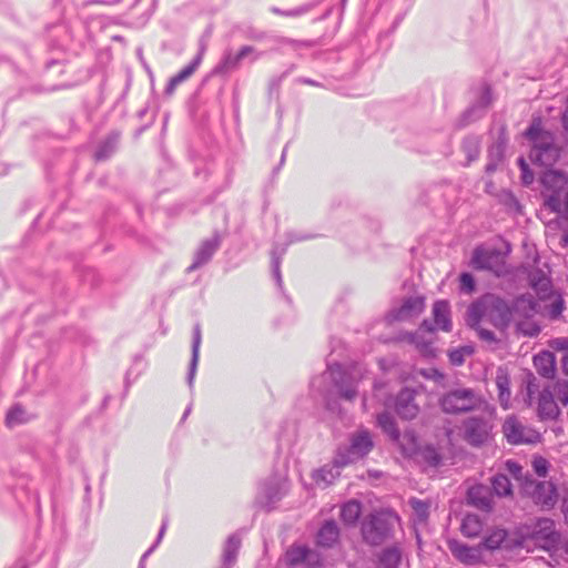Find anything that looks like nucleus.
Listing matches in <instances>:
<instances>
[{
    "instance_id": "ddd939ff",
    "label": "nucleus",
    "mask_w": 568,
    "mask_h": 568,
    "mask_svg": "<svg viewBox=\"0 0 568 568\" xmlns=\"http://www.w3.org/2000/svg\"><path fill=\"white\" fill-rule=\"evenodd\" d=\"M425 308V300L420 295H413L403 300L398 307H394L389 314V321H410L417 317Z\"/></svg>"
},
{
    "instance_id": "2eb2a0df",
    "label": "nucleus",
    "mask_w": 568,
    "mask_h": 568,
    "mask_svg": "<svg viewBox=\"0 0 568 568\" xmlns=\"http://www.w3.org/2000/svg\"><path fill=\"white\" fill-rule=\"evenodd\" d=\"M561 414V409L555 400L552 389L544 387L537 398V416L541 422L556 420Z\"/></svg>"
},
{
    "instance_id": "0e129e2a",
    "label": "nucleus",
    "mask_w": 568,
    "mask_h": 568,
    "mask_svg": "<svg viewBox=\"0 0 568 568\" xmlns=\"http://www.w3.org/2000/svg\"><path fill=\"white\" fill-rule=\"evenodd\" d=\"M562 369L565 374L568 376V353L562 358Z\"/></svg>"
},
{
    "instance_id": "e2e57ef3",
    "label": "nucleus",
    "mask_w": 568,
    "mask_h": 568,
    "mask_svg": "<svg viewBox=\"0 0 568 568\" xmlns=\"http://www.w3.org/2000/svg\"><path fill=\"white\" fill-rule=\"evenodd\" d=\"M562 514H564L565 521L568 525V497L566 499H564Z\"/></svg>"
},
{
    "instance_id": "423d86ee",
    "label": "nucleus",
    "mask_w": 568,
    "mask_h": 568,
    "mask_svg": "<svg viewBox=\"0 0 568 568\" xmlns=\"http://www.w3.org/2000/svg\"><path fill=\"white\" fill-rule=\"evenodd\" d=\"M542 184L551 190L552 193L548 195L546 205L552 211L562 216L568 217V179L565 174L558 171H547L542 175Z\"/></svg>"
},
{
    "instance_id": "4be33fe9",
    "label": "nucleus",
    "mask_w": 568,
    "mask_h": 568,
    "mask_svg": "<svg viewBox=\"0 0 568 568\" xmlns=\"http://www.w3.org/2000/svg\"><path fill=\"white\" fill-rule=\"evenodd\" d=\"M534 366L539 375L552 378L556 373V358L549 351H542L534 356Z\"/></svg>"
},
{
    "instance_id": "412c9836",
    "label": "nucleus",
    "mask_w": 568,
    "mask_h": 568,
    "mask_svg": "<svg viewBox=\"0 0 568 568\" xmlns=\"http://www.w3.org/2000/svg\"><path fill=\"white\" fill-rule=\"evenodd\" d=\"M528 280L540 300H545L550 295L551 283L546 272L540 268H534L528 273Z\"/></svg>"
},
{
    "instance_id": "5701e85b",
    "label": "nucleus",
    "mask_w": 568,
    "mask_h": 568,
    "mask_svg": "<svg viewBox=\"0 0 568 568\" xmlns=\"http://www.w3.org/2000/svg\"><path fill=\"white\" fill-rule=\"evenodd\" d=\"M203 51H204V49L202 48L201 51L199 52V54L195 57V59L189 65L183 68L178 74H175L174 77H172L170 79L168 87H166L168 94H172L174 92L175 88L180 83H182L183 81L189 79L195 72V70L197 69V67L200 65V63L202 61Z\"/></svg>"
},
{
    "instance_id": "f3484780",
    "label": "nucleus",
    "mask_w": 568,
    "mask_h": 568,
    "mask_svg": "<svg viewBox=\"0 0 568 568\" xmlns=\"http://www.w3.org/2000/svg\"><path fill=\"white\" fill-rule=\"evenodd\" d=\"M415 392L408 388L403 389L396 397L395 409L404 419H412L419 412L418 405L415 403Z\"/></svg>"
},
{
    "instance_id": "bb28decb",
    "label": "nucleus",
    "mask_w": 568,
    "mask_h": 568,
    "mask_svg": "<svg viewBox=\"0 0 568 568\" xmlns=\"http://www.w3.org/2000/svg\"><path fill=\"white\" fill-rule=\"evenodd\" d=\"M201 342H202L201 327H200L199 324H196L193 327L192 358H191L190 371H189V376H187V382H189L190 386H192L194 377H195V373H196V368H197V363H199V357H200Z\"/></svg>"
},
{
    "instance_id": "f03ea898",
    "label": "nucleus",
    "mask_w": 568,
    "mask_h": 568,
    "mask_svg": "<svg viewBox=\"0 0 568 568\" xmlns=\"http://www.w3.org/2000/svg\"><path fill=\"white\" fill-rule=\"evenodd\" d=\"M433 317L434 327L429 326V324L424 321L418 331L407 335V341L413 344L424 357H434L436 355L434 331L442 329L444 332H450L452 329L448 302L437 301L433 305Z\"/></svg>"
},
{
    "instance_id": "c756f323",
    "label": "nucleus",
    "mask_w": 568,
    "mask_h": 568,
    "mask_svg": "<svg viewBox=\"0 0 568 568\" xmlns=\"http://www.w3.org/2000/svg\"><path fill=\"white\" fill-rule=\"evenodd\" d=\"M460 529L466 537H477L483 530V521L478 515L468 514L464 517Z\"/></svg>"
},
{
    "instance_id": "4468645a",
    "label": "nucleus",
    "mask_w": 568,
    "mask_h": 568,
    "mask_svg": "<svg viewBox=\"0 0 568 568\" xmlns=\"http://www.w3.org/2000/svg\"><path fill=\"white\" fill-rule=\"evenodd\" d=\"M531 537L540 548L547 550L552 548L559 538L555 529V523L549 518H540L536 521Z\"/></svg>"
},
{
    "instance_id": "680f3d73",
    "label": "nucleus",
    "mask_w": 568,
    "mask_h": 568,
    "mask_svg": "<svg viewBox=\"0 0 568 568\" xmlns=\"http://www.w3.org/2000/svg\"><path fill=\"white\" fill-rule=\"evenodd\" d=\"M524 304H528L530 310H531V312H536V304L532 302L531 298L523 297V298L517 300L516 308L519 310Z\"/></svg>"
},
{
    "instance_id": "39448f33",
    "label": "nucleus",
    "mask_w": 568,
    "mask_h": 568,
    "mask_svg": "<svg viewBox=\"0 0 568 568\" xmlns=\"http://www.w3.org/2000/svg\"><path fill=\"white\" fill-rule=\"evenodd\" d=\"M532 143L529 158L542 166H550L557 159L558 152L554 146V136L541 130L540 121L535 120L526 132Z\"/></svg>"
},
{
    "instance_id": "0eeeda50",
    "label": "nucleus",
    "mask_w": 568,
    "mask_h": 568,
    "mask_svg": "<svg viewBox=\"0 0 568 568\" xmlns=\"http://www.w3.org/2000/svg\"><path fill=\"white\" fill-rule=\"evenodd\" d=\"M373 439L368 430L361 429L351 437L348 446H339L336 452V463L339 465L353 464L365 457L373 448Z\"/></svg>"
},
{
    "instance_id": "58836bf2",
    "label": "nucleus",
    "mask_w": 568,
    "mask_h": 568,
    "mask_svg": "<svg viewBox=\"0 0 568 568\" xmlns=\"http://www.w3.org/2000/svg\"><path fill=\"white\" fill-rule=\"evenodd\" d=\"M30 416L28 413L21 407V406H14L12 407L6 418V423L9 427H14L19 424L28 422Z\"/></svg>"
},
{
    "instance_id": "cd10ccee",
    "label": "nucleus",
    "mask_w": 568,
    "mask_h": 568,
    "mask_svg": "<svg viewBox=\"0 0 568 568\" xmlns=\"http://www.w3.org/2000/svg\"><path fill=\"white\" fill-rule=\"evenodd\" d=\"M241 546V539L236 535L227 538L223 549V561L221 568H232L235 565L236 556Z\"/></svg>"
},
{
    "instance_id": "3c124183",
    "label": "nucleus",
    "mask_w": 568,
    "mask_h": 568,
    "mask_svg": "<svg viewBox=\"0 0 568 568\" xmlns=\"http://www.w3.org/2000/svg\"><path fill=\"white\" fill-rule=\"evenodd\" d=\"M166 527H168V523L164 520L162 523V526H161V529L159 531V536H158V539L155 541V544L148 550L144 552V555L142 556L141 560H140V565H139V568H144V561L146 559V557L156 548V546L160 544L161 539L163 538L164 536V532L166 530Z\"/></svg>"
},
{
    "instance_id": "473e14b6",
    "label": "nucleus",
    "mask_w": 568,
    "mask_h": 568,
    "mask_svg": "<svg viewBox=\"0 0 568 568\" xmlns=\"http://www.w3.org/2000/svg\"><path fill=\"white\" fill-rule=\"evenodd\" d=\"M491 487L498 497H507L513 493L509 478L503 474H497L491 478Z\"/></svg>"
},
{
    "instance_id": "e433bc0d",
    "label": "nucleus",
    "mask_w": 568,
    "mask_h": 568,
    "mask_svg": "<svg viewBox=\"0 0 568 568\" xmlns=\"http://www.w3.org/2000/svg\"><path fill=\"white\" fill-rule=\"evenodd\" d=\"M409 505L414 511V523L424 524L428 517L429 505L417 498H412Z\"/></svg>"
},
{
    "instance_id": "de8ad7c7",
    "label": "nucleus",
    "mask_w": 568,
    "mask_h": 568,
    "mask_svg": "<svg viewBox=\"0 0 568 568\" xmlns=\"http://www.w3.org/2000/svg\"><path fill=\"white\" fill-rule=\"evenodd\" d=\"M554 395H557L560 404L566 407L568 405V382L559 381L554 386Z\"/></svg>"
},
{
    "instance_id": "c03bdc74",
    "label": "nucleus",
    "mask_w": 568,
    "mask_h": 568,
    "mask_svg": "<svg viewBox=\"0 0 568 568\" xmlns=\"http://www.w3.org/2000/svg\"><path fill=\"white\" fill-rule=\"evenodd\" d=\"M481 323L483 322H479L478 324L476 325H470L471 327H474L479 336V338L487 343V345L491 348H495V345L498 343L495 334L489 331V329H486L481 326Z\"/></svg>"
},
{
    "instance_id": "864d4df0",
    "label": "nucleus",
    "mask_w": 568,
    "mask_h": 568,
    "mask_svg": "<svg viewBox=\"0 0 568 568\" xmlns=\"http://www.w3.org/2000/svg\"><path fill=\"white\" fill-rule=\"evenodd\" d=\"M475 288V281L469 273L460 275V290L466 293H471Z\"/></svg>"
},
{
    "instance_id": "a18cd8bd",
    "label": "nucleus",
    "mask_w": 568,
    "mask_h": 568,
    "mask_svg": "<svg viewBox=\"0 0 568 568\" xmlns=\"http://www.w3.org/2000/svg\"><path fill=\"white\" fill-rule=\"evenodd\" d=\"M119 135L112 134L108 138L105 143L97 151L95 158L97 160H103L109 156V154L113 151L115 144L118 143Z\"/></svg>"
},
{
    "instance_id": "1a4fd4ad",
    "label": "nucleus",
    "mask_w": 568,
    "mask_h": 568,
    "mask_svg": "<svg viewBox=\"0 0 568 568\" xmlns=\"http://www.w3.org/2000/svg\"><path fill=\"white\" fill-rule=\"evenodd\" d=\"M503 433L507 442L513 445L537 444L541 442V434L537 429L525 425L514 415L505 419Z\"/></svg>"
},
{
    "instance_id": "ea45409f",
    "label": "nucleus",
    "mask_w": 568,
    "mask_h": 568,
    "mask_svg": "<svg viewBox=\"0 0 568 568\" xmlns=\"http://www.w3.org/2000/svg\"><path fill=\"white\" fill-rule=\"evenodd\" d=\"M503 154H504V146L501 143H498L497 145L493 146L489 150V161L486 164L487 172H494L497 170L499 163L501 162Z\"/></svg>"
},
{
    "instance_id": "9d476101",
    "label": "nucleus",
    "mask_w": 568,
    "mask_h": 568,
    "mask_svg": "<svg viewBox=\"0 0 568 568\" xmlns=\"http://www.w3.org/2000/svg\"><path fill=\"white\" fill-rule=\"evenodd\" d=\"M470 264L476 270L490 271L500 276L506 272V255L496 248L478 246L473 252Z\"/></svg>"
},
{
    "instance_id": "2f4dec72",
    "label": "nucleus",
    "mask_w": 568,
    "mask_h": 568,
    "mask_svg": "<svg viewBox=\"0 0 568 568\" xmlns=\"http://www.w3.org/2000/svg\"><path fill=\"white\" fill-rule=\"evenodd\" d=\"M377 425L382 428V430L392 439H399V432L396 427V423L390 414L382 413L377 416Z\"/></svg>"
},
{
    "instance_id": "6e6d98bb",
    "label": "nucleus",
    "mask_w": 568,
    "mask_h": 568,
    "mask_svg": "<svg viewBox=\"0 0 568 568\" xmlns=\"http://www.w3.org/2000/svg\"><path fill=\"white\" fill-rule=\"evenodd\" d=\"M548 345L554 351H566L568 353V337H557L550 339Z\"/></svg>"
},
{
    "instance_id": "09e8293b",
    "label": "nucleus",
    "mask_w": 568,
    "mask_h": 568,
    "mask_svg": "<svg viewBox=\"0 0 568 568\" xmlns=\"http://www.w3.org/2000/svg\"><path fill=\"white\" fill-rule=\"evenodd\" d=\"M531 466L534 471L539 477H546L548 474L549 463L546 458L541 456H535L531 462Z\"/></svg>"
},
{
    "instance_id": "052dcab7",
    "label": "nucleus",
    "mask_w": 568,
    "mask_h": 568,
    "mask_svg": "<svg viewBox=\"0 0 568 568\" xmlns=\"http://www.w3.org/2000/svg\"><path fill=\"white\" fill-rule=\"evenodd\" d=\"M307 10L308 9L306 7H300V8L293 9L291 11L282 12V14L297 17V16L304 14L305 12H307ZM273 11L276 13H281V11L277 9H273Z\"/></svg>"
},
{
    "instance_id": "9b49d317",
    "label": "nucleus",
    "mask_w": 568,
    "mask_h": 568,
    "mask_svg": "<svg viewBox=\"0 0 568 568\" xmlns=\"http://www.w3.org/2000/svg\"><path fill=\"white\" fill-rule=\"evenodd\" d=\"M493 417L471 416L466 418L462 425L463 438L473 446L486 443L490 436Z\"/></svg>"
},
{
    "instance_id": "7c9ffc66",
    "label": "nucleus",
    "mask_w": 568,
    "mask_h": 568,
    "mask_svg": "<svg viewBox=\"0 0 568 568\" xmlns=\"http://www.w3.org/2000/svg\"><path fill=\"white\" fill-rule=\"evenodd\" d=\"M362 513L357 500H348L341 507V519L345 525H355Z\"/></svg>"
},
{
    "instance_id": "a878e982",
    "label": "nucleus",
    "mask_w": 568,
    "mask_h": 568,
    "mask_svg": "<svg viewBox=\"0 0 568 568\" xmlns=\"http://www.w3.org/2000/svg\"><path fill=\"white\" fill-rule=\"evenodd\" d=\"M468 501L483 510L491 509V498L485 486H473L468 489Z\"/></svg>"
},
{
    "instance_id": "20e7f679",
    "label": "nucleus",
    "mask_w": 568,
    "mask_h": 568,
    "mask_svg": "<svg viewBox=\"0 0 568 568\" xmlns=\"http://www.w3.org/2000/svg\"><path fill=\"white\" fill-rule=\"evenodd\" d=\"M511 318L509 305L495 295H485L473 303L467 312V323L476 325L479 322H489L495 327L504 328Z\"/></svg>"
},
{
    "instance_id": "6e6552de",
    "label": "nucleus",
    "mask_w": 568,
    "mask_h": 568,
    "mask_svg": "<svg viewBox=\"0 0 568 568\" xmlns=\"http://www.w3.org/2000/svg\"><path fill=\"white\" fill-rule=\"evenodd\" d=\"M396 517L392 514L371 515L362 525V535L371 545L382 544L390 534Z\"/></svg>"
},
{
    "instance_id": "338daca9",
    "label": "nucleus",
    "mask_w": 568,
    "mask_h": 568,
    "mask_svg": "<svg viewBox=\"0 0 568 568\" xmlns=\"http://www.w3.org/2000/svg\"><path fill=\"white\" fill-rule=\"evenodd\" d=\"M363 408L364 409L368 408V399L365 396L363 397Z\"/></svg>"
},
{
    "instance_id": "5fc2aeb1",
    "label": "nucleus",
    "mask_w": 568,
    "mask_h": 568,
    "mask_svg": "<svg viewBox=\"0 0 568 568\" xmlns=\"http://www.w3.org/2000/svg\"><path fill=\"white\" fill-rule=\"evenodd\" d=\"M518 164L521 170V180L523 183L528 185L534 181V174L529 171L528 164L525 162L523 158L518 159Z\"/></svg>"
},
{
    "instance_id": "f8f14e48",
    "label": "nucleus",
    "mask_w": 568,
    "mask_h": 568,
    "mask_svg": "<svg viewBox=\"0 0 568 568\" xmlns=\"http://www.w3.org/2000/svg\"><path fill=\"white\" fill-rule=\"evenodd\" d=\"M523 489L528 494L535 504L545 508H552L557 500V490L550 481H538L526 477L523 483Z\"/></svg>"
},
{
    "instance_id": "a19ab883",
    "label": "nucleus",
    "mask_w": 568,
    "mask_h": 568,
    "mask_svg": "<svg viewBox=\"0 0 568 568\" xmlns=\"http://www.w3.org/2000/svg\"><path fill=\"white\" fill-rule=\"evenodd\" d=\"M540 326L530 318H525L517 323V331L524 336L534 337L540 333Z\"/></svg>"
},
{
    "instance_id": "c85d7f7f",
    "label": "nucleus",
    "mask_w": 568,
    "mask_h": 568,
    "mask_svg": "<svg viewBox=\"0 0 568 568\" xmlns=\"http://www.w3.org/2000/svg\"><path fill=\"white\" fill-rule=\"evenodd\" d=\"M339 537V529L334 520L326 521L317 534V541L320 545L331 547L337 541Z\"/></svg>"
},
{
    "instance_id": "79ce46f5",
    "label": "nucleus",
    "mask_w": 568,
    "mask_h": 568,
    "mask_svg": "<svg viewBox=\"0 0 568 568\" xmlns=\"http://www.w3.org/2000/svg\"><path fill=\"white\" fill-rule=\"evenodd\" d=\"M463 152L467 156L468 163L478 158L479 154V141L477 138H467L463 142Z\"/></svg>"
},
{
    "instance_id": "f257e3e1",
    "label": "nucleus",
    "mask_w": 568,
    "mask_h": 568,
    "mask_svg": "<svg viewBox=\"0 0 568 568\" xmlns=\"http://www.w3.org/2000/svg\"><path fill=\"white\" fill-rule=\"evenodd\" d=\"M365 372L362 365L344 368L333 364L321 376L312 379L311 387L323 394H328L334 388L342 398L353 400L357 396V387Z\"/></svg>"
},
{
    "instance_id": "bf43d9fd",
    "label": "nucleus",
    "mask_w": 568,
    "mask_h": 568,
    "mask_svg": "<svg viewBox=\"0 0 568 568\" xmlns=\"http://www.w3.org/2000/svg\"><path fill=\"white\" fill-rule=\"evenodd\" d=\"M490 101H491L490 90H489V88H484L481 91L478 104L480 108H486L489 105Z\"/></svg>"
},
{
    "instance_id": "b1692460",
    "label": "nucleus",
    "mask_w": 568,
    "mask_h": 568,
    "mask_svg": "<svg viewBox=\"0 0 568 568\" xmlns=\"http://www.w3.org/2000/svg\"><path fill=\"white\" fill-rule=\"evenodd\" d=\"M219 246V241L216 239H211L204 241L201 246L197 248L193 263L189 266V271H193L203 264L207 263L213 256L214 252Z\"/></svg>"
},
{
    "instance_id": "dca6fc26",
    "label": "nucleus",
    "mask_w": 568,
    "mask_h": 568,
    "mask_svg": "<svg viewBox=\"0 0 568 568\" xmlns=\"http://www.w3.org/2000/svg\"><path fill=\"white\" fill-rule=\"evenodd\" d=\"M285 493L286 480L274 478L261 486L257 500L262 507L270 508L274 503L280 500Z\"/></svg>"
},
{
    "instance_id": "603ef678",
    "label": "nucleus",
    "mask_w": 568,
    "mask_h": 568,
    "mask_svg": "<svg viewBox=\"0 0 568 568\" xmlns=\"http://www.w3.org/2000/svg\"><path fill=\"white\" fill-rule=\"evenodd\" d=\"M506 470L514 476L515 479L521 480L523 477V467L514 462V460H507L505 463Z\"/></svg>"
},
{
    "instance_id": "37998d69",
    "label": "nucleus",
    "mask_w": 568,
    "mask_h": 568,
    "mask_svg": "<svg viewBox=\"0 0 568 568\" xmlns=\"http://www.w3.org/2000/svg\"><path fill=\"white\" fill-rule=\"evenodd\" d=\"M473 354V347L463 346L459 348L452 349L448 353L449 361L453 365L459 366L464 363L465 357Z\"/></svg>"
},
{
    "instance_id": "4c0bfd02",
    "label": "nucleus",
    "mask_w": 568,
    "mask_h": 568,
    "mask_svg": "<svg viewBox=\"0 0 568 568\" xmlns=\"http://www.w3.org/2000/svg\"><path fill=\"white\" fill-rule=\"evenodd\" d=\"M548 297L551 301L549 304L544 306L546 315L551 320L558 318L565 308L564 301L559 295H554L551 291L550 295H548L546 298Z\"/></svg>"
},
{
    "instance_id": "4d7b16f0",
    "label": "nucleus",
    "mask_w": 568,
    "mask_h": 568,
    "mask_svg": "<svg viewBox=\"0 0 568 568\" xmlns=\"http://www.w3.org/2000/svg\"><path fill=\"white\" fill-rule=\"evenodd\" d=\"M425 378L427 379H433L435 382H442L444 379V374L440 373L438 369L436 368H425V369H420L419 372Z\"/></svg>"
},
{
    "instance_id": "6ab92c4d",
    "label": "nucleus",
    "mask_w": 568,
    "mask_h": 568,
    "mask_svg": "<svg viewBox=\"0 0 568 568\" xmlns=\"http://www.w3.org/2000/svg\"><path fill=\"white\" fill-rule=\"evenodd\" d=\"M343 467H345V465L337 464L335 456L332 464L324 465L322 468L314 471L313 479L317 486L325 488L341 475Z\"/></svg>"
},
{
    "instance_id": "8fccbe9b",
    "label": "nucleus",
    "mask_w": 568,
    "mask_h": 568,
    "mask_svg": "<svg viewBox=\"0 0 568 568\" xmlns=\"http://www.w3.org/2000/svg\"><path fill=\"white\" fill-rule=\"evenodd\" d=\"M386 385L383 383H375L374 384V396L383 402V405L388 407L390 406V398L387 396V393L385 390Z\"/></svg>"
},
{
    "instance_id": "49530a36",
    "label": "nucleus",
    "mask_w": 568,
    "mask_h": 568,
    "mask_svg": "<svg viewBox=\"0 0 568 568\" xmlns=\"http://www.w3.org/2000/svg\"><path fill=\"white\" fill-rule=\"evenodd\" d=\"M381 560L386 564L387 568H396L400 560V554L395 548L386 549L383 551Z\"/></svg>"
},
{
    "instance_id": "69168bd1",
    "label": "nucleus",
    "mask_w": 568,
    "mask_h": 568,
    "mask_svg": "<svg viewBox=\"0 0 568 568\" xmlns=\"http://www.w3.org/2000/svg\"><path fill=\"white\" fill-rule=\"evenodd\" d=\"M562 124L565 130L568 132V108L562 115Z\"/></svg>"
},
{
    "instance_id": "aec40b11",
    "label": "nucleus",
    "mask_w": 568,
    "mask_h": 568,
    "mask_svg": "<svg viewBox=\"0 0 568 568\" xmlns=\"http://www.w3.org/2000/svg\"><path fill=\"white\" fill-rule=\"evenodd\" d=\"M495 384L498 390V400L504 409L511 406L510 378L507 371L499 367L496 372Z\"/></svg>"
},
{
    "instance_id": "72a5a7b5",
    "label": "nucleus",
    "mask_w": 568,
    "mask_h": 568,
    "mask_svg": "<svg viewBox=\"0 0 568 568\" xmlns=\"http://www.w3.org/2000/svg\"><path fill=\"white\" fill-rule=\"evenodd\" d=\"M507 532L506 530L501 528H496L489 531V534L484 538L481 546V549H488V550H495L499 548V546L504 542L506 539Z\"/></svg>"
},
{
    "instance_id": "7ed1b4c3",
    "label": "nucleus",
    "mask_w": 568,
    "mask_h": 568,
    "mask_svg": "<svg viewBox=\"0 0 568 568\" xmlns=\"http://www.w3.org/2000/svg\"><path fill=\"white\" fill-rule=\"evenodd\" d=\"M439 407L446 414L458 415L480 410L494 417L495 408L477 390L468 387H458L444 393L439 397Z\"/></svg>"
},
{
    "instance_id": "f704fd0d",
    "label": "nucleus",
    "mask_w": 568,
    "mask_h": 568,
    "mask_svg": "<svg viewBox=\"0 0 568 568\" xmlns=\"http://www.w3.org/2000/svg\"><path fill=\"white\" fill-rule=\"evenodd\" d=\"M406 456H413L417 453L418 443L417 438L412 432H405L403 435H399V439L396 440Z\"/></svg>"
},
{
    "instance_id": "774afa93",
    "label": "nucleus",
    "mask_w": 568,
    "mask_h": 568,
    "mask_svg": "<svg viewBox=\"0 0 568 568\" xmlns=\"http://www.w3.org/2000/svg\"><path fill=\"white\" fill-rule=\"evenodd\" d=\"M11 568H26L24 566H14V567H11Z\"/></svg>"
},
{
    "instance_id": "c9c22d12",
    "label": "nucleus",
    "mask_w": 568,
    "mask_h": 568,
    "mask_svg": "<svg viewBox=\"0 0 568 568\" xmlns=\"http://www.w3.org/2000/svg\"><path fill=\"white\" fill-rule=\"evenodd\" d=\"M311 555L312 551L308 550L306 547L294 546L287 550L285 558L288 564L297 565L304 561H308Z\"/></svg>"
},
{
    "instance_id": "393cba45",
    "label": "nucleus",
    "mask_w": 568,
    "mask_h": 568,
    "mask_svg": "<svg viewBox=\"0 0 568 568\" xmlns=\"http://www.w3.org/2000/svg\"><path fill=\"white\" fill-rule=\"evenodd\" d=\"M253 53H255V50L250 45L243 47L237 53L229 52L225 54L216 70L219 72H227L232 69H235L243 59Z\"/></svg>"
},
{
    "instance_id": "a211bd4d",
    "label": "nucleus",
    "mask_w": 568,
    "mask_h": 568,
    "mask_svg": "<svg viewBox=\"0 0 568 568\" xmlns=\"http://www.w3.org/2000/svg\"><path fill=\"white\" fill-rule=\"evenodd\" d=\"M452 554L466 565H474L481 559V546L471 547L459 541H449Z\"/></svg>"
},
{
    "instance_id": "13d9d810",
    "label": "nucleus",
    "mask_w": 568,
    "mask_h": 568,
    "mask_svg": "<svg viewBox=\"0 0 568 568\" xmlns=\"http://www.w3.org/2000/svg\"><path fill=\"white\" fill-rule=\"evenodd\" d=\"M272 268H273V276L276 280L277 285L281 286L282 285V276H281V272H280V261L277 257H275V252H273Z\"/></svg>"
}]
</instances>
